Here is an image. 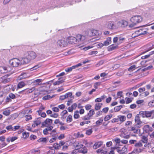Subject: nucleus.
<instances>
[{
	"label": "nucleus",
	"instance_id": "1",
	"mask_svg": "<svg viewBox=\"0 0 154 154\" xmlns=\"http://www.w3.org/2000/svg\"><path fill=\"white\" fill-rule=\"evenodd\" d=\"M143 118H149L152 117V119L154 118V110L151 111H141L139 114L137 115L135 118V123L142 124V122L140 119V116Z\"/></svg>",
	"mask_w": 154,
	"mask_h": 154
},
{
	"label": "nucleus",
	"instance_id": "2",
	"mask_svg": "<svg viewBox=\"0 0 154 154\" xmlns=\"http://www.w3.org/2000/svg\"><path fill=\"white\" fill-rule=\"evenodd\" d=\"M36 53L33 51H30L27 53V54L22 58V62L23 64H27L32 60L35 59L36 57Z\"/></svg>",
	"mask_w": 154,
	"mask_h": 154
},
{
	"label": "nucleus",
	"instance_id": "3",
	"mask_svg": "<svg viewBox=\"0 0 154 154\" xmlns=\"http://www.w3.org/2000/svg\"><path fill=\"white\" fill-rule=\"evenodd\" d=\"M106 27L109 30H112L117 29V23L113 21L107 22L106 24Z\"/></svg>",
	"mask_w": 154,
	"mask_h": 154
},
{
	"label": "nucleus",
	"instance_id": "4",
	"mask_svg": "<svg viewBox=\"0 0 154 154\" xmlns=\"http://www.w3.org/2000/svg\"><path fill=\"white\" fill-rule=\"evenodd\" d=\"M9 63L10 64L14 67H17L20 65L23 64L22 60L20 61L17 58L13 59L10 60L9 61Z\"/></svg>",
	"mask_w": 154,
	"mask_h": 154
},
{
	"label": "nucleus",
	"instance_id": "5",
	"mask_svg": "<svg viewBox=\"0 0 154 154\" xmlns=\"http://www.w3.org/2000/svg\"><path fill=\"white\" fill-rule=\"evenodd\" d=\"M97 31L96 30H89L86 31L85 32V36L86 38H88L93 36L97 35Z\"/></svg>",
	"mask_w": 154,
	"mask_h": 154
},
{
	"label": "nucleus",
	"instance_id": "6",
	"mask_svg": "<svg viewBox=\"0 0 154 154\" xmlns=\"http://www.w3.org/2000/svg\"><path fill=\"white\" fill-rule=\"evenodd\" d=\"M113 149L120 154H125L127 152V148L126 146H124L121 149L119 147H114Z\"/></svg>",
	"mask_w": 154,
	"mask_h": 154
},
{
	"label": "nucleus",
	"instance_id": "7",
	"mask_svg": "<svg viewBox=\"0 0 154 154\" xmlns=\"http://www.w3.org/2000/svg\"><path fill=\"white\" fill-rule=\"evenodd\" d=\"M142 18L139 15H136L132 17L130 20L132 23L134 24H137L141 22L142 20Z\"/></svg>",
	"mask_w": 154,
	"mask_h": 154
},
{
	"label": "nucleus",
	"instance_id": "8",
	"mask_svg": "<svg viewBox=\"0 0 154 154\" xmlns=\"http://www.w3.org/2000/svg\"><path fill=\"white\" fill-rule=\"evenodd\" d=\"M127 130L125 128L121 129L120 131V136L122 138L128 139L130 137V136L127 135Z\"/></svg>",
	"mask_w": 154,
	"mask_h": 154
},
{
	"label": "nucleus",
	"instance_id": "9",
	"mask_svg": "<svg viewBox=\"0 0 154 154\" xmlns=\"http://www.w3.org/2000/svg\"><path fill=\"white\" fill-rule=\"evenodd\" d=\"M143 133H146L148 134H149V133L153 131L152 128L150 127L148 125H144L143 128Z\"/></svg>",
	"mask_w": 154,
	"mask_h": 154
},
{
	"label": "nucleus",
	"instance_id": "10",
	"mask_svg": "<svg viewBox=\"0 0 154 154\" xmlns=\"http://www.w3.org/2000/svg\"><path fill=\"white\" fill-rule=\"evenodd\" d=\"M128 24V21L125 20L119 21L117 23V28L120 27H125L127 26Z\"/></svg>",
	"mask_w": 154,
	"mask_h": 154
},
{
	"label": "nucleus",
	"instance_id": "11",
	"mask_svg": "<svg viewBox=\"0 0 154 154\" xmlns=\"http://www.w3.org/2000/svg\"><path fill=\"white\" fill-rule=\"evenodd\" d=\"M52 120L49 119H47L45 121L42 122V126L43 127L51 125L52 123Z\"/></svg>",
	"mask_w": 154,
	"mask_h": 154
},
{
	"label": "nucleus",
	"instance_id": "12",
	"mask_svg": "<svg viewBox=\"0 0 154 154\" xmlns=\"http://www.w3.org/2000/svg\"><path fill=\"white\" fill-rule=\"evenodd\" d=\"M75 38L76 39V42H79L83 41L86 38V37L84 35L81 34H78L76 36Z\"/></svg>",
	"mask_w": 154,
	"mask_h": 154
},
{
	"label": "nucleus",
	"instance_id": "13",
	"mask_svg": "<svg viewBox=\"0 0 154 154\" xmlns=\"http://www.w3.org/2000/svg\"><path fill=\"white\" fill-rule=\"evenodd\" d=\"M11 74H8L2 77V79L3 80L2 82L3 83H6L11 81V78H8V76H9Z\"/></svg>",
	"mask_w": 154,
	"mask_h": 154
},
{
	"label": "nucleus",
	"instance_id": "14",
	"mask_svg": "<svg viewBox=\"0 0 154 154\" xmlns=\"http://www.w3.org/2000/svg\"><path fill=\"white\" fill-rule=\"evenodd\" d=\"M42 79H38L33 81L32 83V85L35 86H37L42 84Z\"/></svg>",
	"mask_w": 154,
	"mask_h": 154
},
{
	"label": "nucleus",
	"instance_id": "15",
	"mask_svg": "<svg viewBox=\"0 0 154 154\" xmlns=\"http://www.w3.org/2000/svg\"><path fill=\"white\" fill-rule=\"evenodd\" d=\"M57 44L60 47H64L66 45V42L64 40H60L57 41Z\"/></svg>",
	"mask_w": 154,
	"mask_h": 154
},
{
	"label": "nucleus",
	"instance_id": "16",
	"mask_svg": "<svg viewBox=\"0 0 154 154\" xmlns=\"http://www.w3.org/2000/svg\"><path fill=\"white\" fill-rule=\"evenodd\" d=\"M77 42L75 38L74 37H70L68 38V43L71 44H75Z\"/></svg>",
	"mask_w": 154,
	"mask_h": 154
},
{
	"label": "nucleus",
	"instance_id": "17",
	"mask_svg": "<svg viewBox=\"0 0 154 154\" xmlns=\"http://www.w3.org/2000/svg\"><path fill=\"white\" fill-rule=\"evenodd\" d=\"M111 42V38L110 37H109L107 38L106 40L105 41L103 44L101 43L102 44V46L104 45L107 46L109 45Z\"/></svg>",
	"mask_w": 154,
	"mask_h": 154
},
{
	"label": "nucleus",
	"instance_id": "18",
	"mask_svg": "<svg viewBox=\"0 0 154 154\" xmlns=\"http://www.w3.org/2000/svg\"><path fill=\"white\" fill-rule=\"evenodd\" d=\"M4 70H5V73L11 71L12 69V67L10 66H3Z\"/></svg>",
	"mask_w": 154,
	"mask_h": 154
},
{
	"label": "nucleus",
	"instance_id": "19",
	"mask_svg": "<svg viewBox=\"0 0 154 154\" xmlns=\"http://www.w3.org/2000/svg\"><path fill=\"white\" fill-rule=\"evenodd\" d=\"M103 143L101 141L97 142L95 143L93 146V148L94 149H96L97 148L100 147L102 145Z\"/></svg>",
	"mask_w": 154,
	"mask_h": 154
},
{
	"label": "nucleus",
	"instance_id": "20",
	"mask_svg": "<svg viewBox=\"0 0 154 154\" xmlns=\"http://www.w3.org/2000/svg\"><path fill=\"white\" fill-rule=\"evenodd\" d=\"M42 121V118L41 117H39L36 120L34 121V123H35L36 125H40Z\"/></svg>",
	"mask_w": 154,
	"mask_h": 154
},
{
	"label": "nucleus",
	"instance_id": "21",
	"mask_svg": "<svg viewBox=\"0 0 154 154\" xmlns=\"http://www.w3.org/2000/svg\"><path fill=\"white\" fill-rule=\"evenodd\" d=\"M137 31L139 33L138 34H139L140 35H144L147 33L146 30L145 29H142Z\"/></svg>",
	"mask_w": 154,
	"mask_h": 154
},
{
	"label": "nucleus",
	"instance_id": "22",
	"mask_svg": "<svg viewBox=\"0 0 154 154\" xmlns=\"http://www.w3.org/2000/svg\"><path fill=\"white\" fill-rule=\"evenodd\" d=\"M103 104L101 103H97L95 105V109L96 110H99L101 108Z\"/></svg>",
	"mask_w": 154,
	"mask_h": 154
},
{
	"label": "nucleus",
	"instance_id": "23",
	"mask_svg": "<svg viewBox=\"0 0 154 154\" xmlns=\"http://www.w3.org/2000/svg\"><path fill=\"white\" fill-rule=\"evenodd\" d=\"M118 38L119 45L123 42L125 40V38L120 35H118Z\"/></svg>",
	"mask_w": 154,
	"mask_h": 154
},
{
	"label": "nucleus",
	"instance_id": "24",
	"mask_svg": "<svg viewBox=\"0 0 154 154\" xmlns=\"http://www.w3.org/2000/svg\"><path fill=\"white\" fill-rule=\"evenodd\" d=\"M26 85L25 83L23 82H20L18 83L17 86V88H21L24 86Z\"/></svg>",
	"mask_w": 154,
	"mask_h": 154
},
{
	"label": "nucleus",
	"instance_id": "25",
	"mask_svg": "<svg viewBox=\"0 0 154 154\" xmlns=\"http://www.w3.org/2000/svg\"><path fill=\"white\" fill-rule=\"evenodd\" d=\"M119 120L121 122L125 121L126 119V117L124 116H118Z\"/></svg>",
	"mask_w": 154,
	"mask_h": 154
},
{
	"label": "nucleus",
	"instance_id": "26",
	"mask_svg": "<svg viewBox=\"0 0 154 154\" xmlns=\"http://www.w3.org/2000/svg\"><path fill=\"white\" fill-rule=\"evenodd\" d=\"M142 143L143 142L144 143H146L148 142V138L147 137L143 136L142 137V140H140Z\"/></svg>",
	"mask_w": 154,
	"mask_h": 154
},
{
	"label": "nucleus",
	"instance_id": "27",
	"mask_svg": "<svg viewBox=\"0 0 154 154\" xmlns=\"http://www.w3.org/2000/svg\"><path fill=\"white\" fill-rule=\"evenodd\" d=\"M122 107L123 106L122 105L115 106L114 108V112H117L119 111Z\"/></svg>",
	"mask_w": 154,
	"mask_h": 154
},
{
	"label": "nucleus",
	"instance_id": "28",
	"mask_svg": "<svg viewBox=\"0 0 154 154\" xmlns=\"http://www.w3.org/2000/svg\"><path fill=\"white\" fill-rule=\"evenodd\" d=\"M134 146L136 147H140L142 146L143 145L141 141L136 142L134 145Z\"/></svg>",
	"mask_w": 154,
	"mask_h": 154
},
{
	"label": "nucleus",
	"instance_id": "29",
	"mask_svg": "<svg viewBox=\"0 0 154 154\" xmlns=\"http://www.w3.org/2000/svg\"><path fill=\"white\" fill-rule=\"evenodd\" d=\"M95 113L94 111V109H91L90 110L89 112L88 113V116L90 118Z\"/></svg>",
	"mask_w": 154,
	"mask_h": 154
},
{
	"label": "nucleus",
	"instance_id": "30",
	"mask_svg": "<svg viewBox=\"0 0 154 154\" xmlns=\"http://www.w3.org/2000/svg\"><path fill=\"white\" fill-rule=\"evenodd\" d=\"M10 114V110H5L3 112V114L6 116H8Z\"/></svg>",
	"mask_w": 154,
	"mask_h": 154
},
{
	"label": "nucleus",
	"instance_id": "31",
	"mask_svg": "<svg viewBox=\"0 0 154 154\" xmlns=\"http://www.w3.org/2000/svg\"><path fill=\"white\" fill-rule=\"evenodd\" d=\"M9 97L12 99H14L18 97V95L16 94V95H15L12 93H10L9 94Z\"/></svg>",
	"mask_w": 154,
	"mask_h": 154
},
{
	"label": "nucleus",
	"instance_id": "32",
	"mask_svg": "<svg viewBox=\"0 0 154 154\" xmlns=\"http://www.w3.org/2000/svg\"><path fill=\"white\" fill-rule=\"evenodd\" d=\"M79 152L80 153L85 154L87 152V149L86 148L84 147V148L80 149L79 150Z\"/></svg>",
	"mask_w": 154,
	"mask_h": 154
},
{
	"label": "nucleus",
	"instance_id": "33",
	"mask_svg": "<svg viewBox=\"0 0 154 154\" xmlns=\"http://www.w3.org/2000/svg\"><path fill=\"white\" fill-rule=\"evenodd\" d=\"M131 130L133 131L135 133H138L140 132V129H138L132 127L131 128Z\"/></svg>",
	"mask_w": 154,
	"mask_h": 154
},
{
	"label": "nucleus",
	"instance_id": "34",
	"mask_svg": "<svg viewBox=\"0 0 154 154\" xmlns=\"http://www.w3.org/2000/svg\"><path fill=\"white\" fill-rule=\"evenodd\" d=\"M112 117V115L110 114L106 116L104 119L105 121H107L109 120Z\"/></svg>",
	"mask_w": 154,
	"mask_h": 154
},
{
	"label": "nucleus",
	"instance_id": "35",
	"mask_svg": "<svg viewBox=\"0 0 154 154\" xmlns=\"http://www.w3.org/2000/svg\"><path fill=\"white\" fill-rule=\"evenodd\" d=\"M53 147L56 149H59L60 147V146L57 143H54L53 145Z\"/></svg>",
	"mask_w": 154,
	"mask_h": 154
},
{
	"label": "nucleus",
	"instance_id": "36",
	"mask_svg": "<svg viewBox=\"0 0 154 154\" xmlns=\"http://www.w3.org/2000/svg\"><path fill=\"white\" fill-rule=\"evenodd\" d=\"M79 111H76L74 113V117L75 119H77L79 117Z\"/></svg>",
	"mask_w": 154,
	"mask_h": 154
},
{
	"label": "nucleus",
	"instance_id": "37",
	"mask_svg": "<svg viewBox=\"0 0 154 154\" xmlns=\"http://www.w3.org/2000/svg\"><path fill=\"white\" fill-rule=\"evenodd\" d=\"M26 77V73H24L20 75L18 78V79L19 80H21L24 79H25Z\"/></svg>",
	"mask_w": 154,
	"mask_h": 154
},
{
	"label": "nucleus",
	"instance_id": "38",
	"mask_svg": "<svg viewBox=\"0 0 154 154\" xmlns=\"http://www.w3.org/2000/svg\"><path fill=\"white\" fill-rule=\"evenodd\" d=\"M47 141V139L45 137H42L39 139L38 140V141L39 142H45Z\"/></svg>",
	"mask_w": 154,
	"mask_h": 154
},
{
	"label": "nucleus",
	"instance_id": "39",
	"mask_svg": "<svg viewBox=\"0 0 154 154\" xmlns=\"http://www.w3.org/2000/svg\"><path fill=\"white\" fill-rule=\"evenodd\" d=\"M64 81V80H61L59 81H56L53 83V85H59L61 83L63 82Z\"/></svg>",
	"mask_w": 154,
	"mask_h": 154
},
{
	"label": "nucleus",
	"instance_id": "40",
	"mask_svg": "<svg viewBox=\"0 0 154 154\" xmlns=\"http://www.w3.org/2000/svg\"><path fill=\"white\" fill-rule=\"evenodd\" d=\"M136 68V66L135 65H132L128 69V70L130 71H132L134 70Z\"/></svg>",
	"mask_w": 154,
	"mask_h": 154
},
{
	"label": "nucleus",
	"instance_id": "41",
	"mask_svg": "<svg viewBox=\"0 0 154 154\" xmlns=\"http://www.w3.org/2000/svg\"><path fill=\"white\" fill-rule=\"evenodd\" d=\"M29 134L28 132H25L23 133L22 135L24 138H26L29 136Z\"/></svg>",
	"mask_w": 154,
	"mask_h": 154
},
{
	"label": "nucleus",
	"instance_id": "42",
	"mask_svg": "<svg viewBox=\"0 0 154 154\" xmlns=\"http://www.w3.org/2000/svg\"><path fill=\"white\" fill-rule=\"evenodd\" d=\"M72 121V117L71 115H69L67 117L66 119V121L67 122H70Z\"/></svg>",
	"mask_w": 154,
	"mask_h": 154
},
{
	"label": "nucleus",
	"instance_id": "43",
	"mask_svg": "<svg viewBox=\"0 0 154 154\" xmlns=\"http://www.w3.org/2000/svg\"><path fill=\"white\" fill-rule=\"evenodd\" d=\"M138 33H139L137 30L136 31L132 34V37L133 38H135L136 37L140 36V35L138 34Z\"/></svg>",
	"mask_w": 154,
	"mask_h": 154
},
{
	"label": "nucleus",
	"instance_id": "44",
	"mask_svg": "<svg viewBox=\"0 0 154 154\" xmlns=\"http://www.w3.org/2000/svg\"><path fill=\"white\" fill-rule=\"evenodd\" d=\"M53 97L51 96L50 95H47L46 96H45L44 97H43V100H47L50 99L51 98Z\"/></svg>",
	"mask_w": 154,
	"mask_h": 154
},
{
	"label": "nucleus",
	"instance_id": "45",
	"mask_svg": "<svg viewBox=\"0 0 154 154\" xmlns=\"http://www.w3.org/2000/svg\"><path fill=\"white\" fill-rule=\"evenodd\" d=\"M142 124H136L133 127L134 128L138 129H140L139 128L142 126Z\"/></svg>",
	"mask_w": 154,
	"mask_h": 154
},
{
	"label": "nucleus",
	"instance_id": "46",
	"mask_svg": "<svg viewBox=\"0 0 154 154\" xmlns=\"http://www.w3.org/2000/svg\"><path fill=\"white\" fill-rule=\"evenodd\" d=\"M73 69H75V68L74 66H72L71 67L66 69L65 70L67 72H71Z\"/></svg>",
	"mask_w": 154,
	"mask_h": 154
},
{
	"label": "nucleus",
	"instance_id": "47",
	"mask_svg": "<svg viewBox=\"0 0 154 154\" xmlns=\"http://www.w3.org/2000/svg\"><path fill=\"white\" fill-rule=\"evenodd\" d=\"M25 117L26 118V121H28L30 120H31L32 119V117L31 115H28L25 116Z\"/></svg>",
	"mask_w": 154,
	"mask_h": 154
},
{
	"label": "nucleus",
	"instance_id": "48",
	"mask_svg": "<svg viewBox=\"0 0 154 154\" xmlns=\"http://www.w3.org/2000/svg\"><path fill=\"white\" fill-rule=\"evenodd\" d=\"M113 42L114 43H116V44L119 45L118 36L114 38L113 39Z\"/></svg>",
	"mask_w": 154,
	"mask_h": 154
},
{
	"label": "nucleus",
	"instance_id": "49",
	"mask_svg": "<svg viewBox=\"0 0 154 154\" xmlns=\"http://www.w3.org/2000/svg\"><path fill=\"white\" fill-rule=\"evenodd\" d=\"M26 93H31L35 90V88L34 87L28 90L26 89Z\"/></svg>",
	"mask_w": 154,
	"mask_h": 154
},
{
	"label": "nucleus",
	"instance_id": "50",
	"mask_svg": "<svg viewBox=\"0 0 154 154\" xmlns=\"http://www.w3.org/2000/svg\"><path fill=\"white\" fill-rule=\"evenodd\" d=\"M148 105L149 106H154V100H152L149 102L148 104Z\"/></svg>",
	"mask_w": 154,
	"mask_h": 154
},
{
	"label": "nucleus",
	"instance_id": "51",
	"mask_svg": "<svg viewBox=\"0 0 154 154\" xmlns=\"http://www.w3.org/2000/svg\"><path fill=\"white\" fill-rule=\"evenodd\" d=\"M145 88L144 87L140 88L138 89V90L139 92L140 93V94L143 93V92L145 91Z\"/></svg>",
	"mask_w": 154,
	"mask_h": 154
},
{
	"label": "nucleus",
	"instance_id": "52",
	"mask_svg": "<svg viewBox=\"0 0 154 154\" xmlns=\"http://www.w3.org/2000/svg\"><path fill=\"white\" fill-rule=\"evenodd\" d=\"M92 133V131L91 129L87 130L86 131V134L88 135H90Z\"/></svg>",
	"mask_w": 154,
	"mask_h": 154
},
{
	"label": "nucleus",
	"instance_id": "53",
	"mask_svg": "<svg viewBox=\"0 0 154 154\" xmlns=\"http://www.w3.org/2000/svg\"><path fill=\"white\" fill-rule=\"evenodd\" d=\"M72 95V92H69L67 93H66L65 94V98H67L68 97H71Z\"/></svg>",
	"mask_w": 154,
	"mask_h": 154
},
{
	"label": "nucleus",
	"instance_id": "54",
	"mask_svg": "<svg viewBox=\"0 0 154 154\" xmlns=\"http://www.w3.org/2000/svg\"><path fill=\"white\" fill-rule=\"evenodd\" d=\"M125 100H126V104H128L131 102L132 100L130 98H129L128 97H126L125 98Z\"/></svg>",
	"mask_w": 154,
	"mask_h": 154
},
{
	"label": "nucleus",
	"instance_id": "55",
	"mask_svg": "<svg viewBox=\"0 0 154 154\" xmlns=\"http://www.w3.org/2000/svg\"><path fill=\"white\" fill-rule=\"evenodd\" d=\"M103 121V119H100L96 122V124L97 125H100V123H102Z\"/></svg>",
	"mask_w": 154,
	"mask_h": 154
},
{
	"label": "nucleus",
	"instance_id": "56",
	"mask_svg": "<svg viewBox=\"0 0 154 154\" xmlns=\"http://www.w3.org/2000/svg\"><path fill=\"white\" fill-rule=\"evenodd\" d=\"M122 91H120L117 93V96L118 98H120L122 96Z\"/></svg>",
	"mask_w": 154,
	"mask_h": 154
},
{
	"label": "nucleus",
	"instance_id": "57",
	"mask_svg": "<svg viewBox=\"0 0 154 154\" xmlns=\"http://www.w3.org/2000/svg\"><path fill=\"white\" fill-rule=\"evenodd\" d=\"M137 141L134 140H131L129 141V143L131 144H135Z\"/></svg>",
	"mask_w": 154,
	"mask_h": 154
},
{
	"label": "nucleus",
	"instance_id": "58",
	"mask_svg": "<svg viewBox=\"0 0 154 154\" xmlns=\"http://www.w3.org/2000/svg\"><path fill=\"white\" fill-rule=\"evenodd\" d=\"M100 85V82H97L94 83V87L96 89H97L98 88V86Z\"/></svg>",
	"mask_w": 154,
	"mask_h": 154
},
{
	"label": "nucleus",
	"instance_id": "59",
	"mask_svg": "<svg viewBox=\"0 0 154 154\" xmlns=\"http://www.w3.org/2000/svg\"><path fill=\"white\" fill-rule=\"evenodd\" d=\"M57 138V137H53L50 140L49 142L51 143L54 142L56 140Z\"/></svg>",
	"mask_w": 154,
	"mask_h": 154
},
{
	"label": "nucleus",
	"instance_id": "60",
	"mask_svg": "<svg viewBox=\"0 0 154 154\" xmlns=\"http://www.w3.org/2000/svg\"><path fill=\"white\" fill-rule=\"evenodd\" d=\"M65 137V135L64 134H62L58 136V139L59 140H60L61 139H62L64 138Z\"/></svg>",
	"mask_w": 154,
	"mask_h": 154
},
{
	"label": "nucleus",
	"instance_id": "61",
	"mask_svg": "<svg viewBox=\"0 0 154 154\" xmlns=\"http://www.w3.org/2000/svg\"><path fill=\"white\" fill-rule=\"evenodd\" d=\"M40 67V66L39 65H36L35 66H34L31 69H32V70H35L38 68L39 67Z\"/></svg>",
	"mask_w": 154,
	"mask_h": 154
},
{
	"label": "nucleus",
	"instance_id": "62",
	"mask_svg": "<svg viewBox=\"0 0 154 154\" xmlns=\"http://www.w3.org/2000/svg\"><path fill=\"white\" fill-rule=\"evenodd\" d=\"M90 119V118L88 116H85L84 117L82 118V119L83 120H89Z\"/></svg>",
	"mask_w": 154,
	"mask_h": 154
},
{
	"label": "nucleus",
	"instance_id": "63",
	"mask_svg": "<svg viewBox=\"0 0 154 154\" xmlns=\"http://www.w3.org/2000/svg\"><path fill=\"white\" fill-rule=\"evenodd\" d=\"M55 152L54 149H51L48 152V154H54Z\"/></svg>",
	"mask_w": 154,
	"mask_h": 154
},
{
	"label": "nucleus",
	"instance_id": "64",
	"mask_svg": "<svg viewBox=\"0 0 154 154\" xmlns=\"http://www.w3.org/2000/svg\"><path fill=\"white\" fill-rule=\"evenodd\" d=\"M109 109L108 107H106L103 108L102 109V111L106 113L108 112Z\"/></svg>",
	"mask_w": 154,
	"mask_h": 154
}]
</instances>
